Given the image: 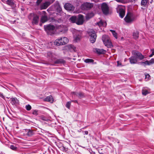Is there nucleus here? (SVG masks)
<instances>
[{
  "mask_svg": "<svg viewBox=\"0 0 154 154\" xmlns=\"http://www.w3.org/2000/svg\"><path fill=\"white\" fill-rule=\"evenodd\" d=\"M102 40L105 46L108 48H111L113 47L112 43L109 37L106 35L103 36Z\"/></svg>",
  "mask_w": 154,
  "mask_h": 154,
  "instance_id": "nucleus-1",
  "label": "nucleus"
},
{
  "mask_svg": "<svg viewBox=\"0 0 154 154\" xmlns=\"http://www.w3.org/2000/svg\"><path fill=\"white\" fill-rule=\"evenodd\" d=\"M69 42V40L66 37H63L56 40L54 44L58 46L60 45H64Z\"/></svg>",
  "mask_w": 154,
  "mask_h": 154,
  "instance_id": "nucleus-2",
  "label": "nucleus"
},
{
  "mask_svg": "<svg viewBox=\"0 0 154 154\" xmlns=\"http://www.w3.org/2000/svg\"><path fill=\"white\" fill-rule=\"evenodd\" d=\"M88 34L90 37V41L91 43H94L96 39L97 36L96 34V31H94L93 29H90L88 30Z\"/></svg>",
  "mask_w": 154,
  "mask_h": 154,
  "instance_id": "nucleus-3",
  "label": "nucleus"
},
{
  "mask_svg": "<svg viewBox=\"0 0 154 154\" xmlns=\"http://www.w3.org/2000/svg\"><path fill=\"white\" fill-rule=\"evenodd\" d=\"M28 18L29 20L32 19V23L33 24L37 25L39 21V17L37 15L33 13L30 14L28 16Z\"/></svg>",
  "mask_w": 154,
  "mask_h": 154,
  "instance_id": "nucleus-4",
  "label": "nucleus"
},
{
  "mask_svg": "<svg viewBox=\"0 0 154 154\" xmlns=\"http://www.w3.org/2000/svg\"><path fill=\"white\" fill-rule=\"evenodd\" d=\"M134 17L133 14L128 13L124 18V20L127 23H130L134 21Z\"/></svg>",
  "mask_w": 154,
  "mask_h": 154,
  "instance_id": "nucleus-5",
  "label": "nucleus"
},
{
  "mask_svg": "<svg viewBox=\"0 0 154 154\" xmlns=\"http://www.w3.org/2000/svg\"><path fill=\"white\" fill-rule=\"evenodd\" d=\"M93 6V4L92 3L85 2L81 5V8L82 10H86L91 8Z\"/></svg>",
  "mask_w": 154,
  "mask_h": 154,
  "instance_id": "nucleus-6",
  "label": "nucleus"
},
{
  "mask_svg": "<svg viewBox=\"0 0 154 154\" xmlns=\"http://www.w3.org/2000/svg\"><path fill=\"white\" fill-rule=\"evenodd\" d=\"M101 8L103 13L105 14H107L109 13V7L106 3H103L101 4Z\"/></svg>",
  "mask_w": 154,
  "mask_h": 154,
  "instance_id": "nucleus-7",
  "label": "nucleus"
},
{
  "mask_svg": "<svg viewBox=\"0 0 154 154\" xmlns=\"http://www.w3.org/2000/svg\"><path fill=\"white\" fill-rule=\"evenodd\" d=\"M84 21V18L83 16L81 14H79L76 18V23L78 25L82 24Z\"/></svg>",
  "mask_w": 154,
  "mask_h": 154,
  "instance_id": "nucleus-8",
  "label": "nucleus"
},
{
  "mask_svg": "<svg viewBox=\"0 0 154 154\" xmlns=\"http://www.w3.org/2000/svg\"><path fill=\"white\" fill-rule=\"evenodd\" d=\"M81 33L80 31H76L74 35V39L76 42H77L80 40L81 36Z\"/></svg>",
  "mask_w": 154,
  "mask_h": 154,
  "instance_id": "nucleus-9",
  "label": "nucleus"
},
{
  "mask_svg": "<svg viewBox=\"0 0 154 154\" xmlns=\"http://www.w3.org/2000/svg\"><path fill=\"white\" fill-rule=\"evenodd\" d=\"M133 54L136 57V58L141 60L144 58V56L140 53L138 51H133L132 52Z\"/></svg>",
  "mask_w": 154,
  "mask_h": 154,
  "instance_id": "nucleus-10",
  "label": "nucleus"
},
{
  "mask_svg": "<svg viewBox=\"0 0 154 154\" xmlns=\"http://www.w3.org/2000/svg\"><path fill=\"white\" fill-rule=\"evenodd\" d=\"M44 27L45 31L48 33L50 31H53L55 29L54 26L51 25L45 26Z\"/></svg>",
  "mask_w": 154,
  "mask_h": 154,
  "instance_id": "nucleus-11",
  "label": "nucleus"
},
{
  "mask_svg": "<svg viewBox=\"0 0 154 154\" xmlns=\"http://www.w3.org/2000/svg\"><path fill=\"white\" fill-rule=\"evenodd\" d=\"M64 8L66 10L72 11L74 9V7L73 5L69 3H66L64 5Z\"/></svg>",
  "mask_w": 154,
  "mask_h": 154,
  "instance_id": "nucleus-12",
  "label": "nucleus"
},
{
  "mask_svg": "<svg viewBox=\"0 0 154 154\" xmlns=\"http://www.w3.org/2000/svg\"><path fill=\"white\" fill-rule=\"evenodd\" d=\"M120 16L122 18L125 15V11L123 8L119 7L118 8Z\"/></svg>",
  "mask_w": 154,
  "mask_h": 154,
  "instance_id": "nucleus-13",
  "label": "nucleus"
},
{
  "mask_svg": "<svg viewBox=\"0 0 154 154\" xmlns=\"http://www.w3.org/2000/svg\"><path fill=\"white\" fill-rule=\"evenodd\" d=\"M130 62L131 64H134L137 63V58L134 56H132L129 58Z\"/></svg>",
  "mask_w": 154,
  "mask_h": 154,
  "instance_id": "nucleus-14",
  "label": "nucleus"
},
{
  "mask_svg": "<svg viewBox=\"0 0 154 154\" xmlns=\"http://www.w3.org/2000/svg\"><path fill=\"white\" fill-rule=\"evenodd\" d=\"M48 20L47 16L45 14L41 18L40 22L42 23H44Z\"/></svg>",
  "mask_w": 154,
  "mask_h": 154,
  "instance_id": "nucleus-15",
  "label": "nucleus"
},
{
  "mask_svg": "<svg viewBox=\"0 0 154 154\" xmlns=\"http://www.w3.org/2000/svg\"><path fill=\"white\" fill-rule=\"evenodd\" d=\"M49 5L48 2H47L43 3L41 6V9H45Z\"/></svg>",
  "mask_w": 154,
  "mask_h": 154,
  "instance_id": "nucleus-16",
  "label": "nucleus"
},
{
  "mask_svg": "<svg viewBox=\"0 0 154 154\" xmlns=\"http://www.w3.org/2000/svg\"><path fill=\"white\" fill-rule=\"evenodd\" d=\"M45 101L50 102L52 103L54 101V99L52 96L50 95L47 97L45 99Z\"/></svg>",
  "mask_w": 154,
  "mask_h": 154,
  "instance_id": "nucleus-17",
  "label": "nucleus"
},
{
  "mask_svg": "<svg viewBox=\"0 0 154 154\" xmlns=\"http://www.w3.org/2000/svg\"><path fill=\"white\" fill-rule=\"evenodd\" d=\"M97 24L99 27L101 26H106V22L100 20V22L97 23Z\"/></svg>",
  "mask_w": 154,
  "mask_h": 154,
  "instance_id": "nucleus-18",
  "label": "nucleus"
},
{
  "mask_svg": "<svg viewBox=\"0 0 154 154\" xmlns=\"http://www.w3.org/2000/svg\"><path fill=\"white\" fill-rule=\"evenodd\" d=\"M96 52L99 54H105L106 51L103 49H96Z\"/></svg>",
  "mask_w": 154,
  "mask_h": 154,
  "instance_id": "nucleus-19",
  "label": "nucleus"
},
{
  "mask_svg": "<svg viewBox=\"0 0 154 154\" xmlns=\"http://www.w3.org/2000/svg\"><path fill=\"white\" fill-rule=\"evenodd\" d=\"M11 103L13 105H15L18 103V100L15 97L11 98Z\"/></svg>",
  "mask_w": 154,
  "mask_h": 154,
  "instance_id": "nucleus-20",
  "label": "nucleus"
},
{
  "mask_svg": "<svg viewBox=\"0 0 154 154\" xmlns=\"http://www.w3.org/2000/svg\"><path fill=\"white\" fill-rule=\"evenodd\" d=\"M54 62L55 64L63 63H64V60L62 59H57Z\"/></svg>",
  "mask_w": 154,
  "mask_h": 154,
  "instance_id": "nucleus-21",
  "label": "nucleus"
},
{
  "mask_svg": "<svg viewBox=\"0 0 154 154\" xmlns=\"http://www.w3.org/2000/svg\"><path fill=\"white\" fill-rule=\"evenodd\" d=\"M77 17L75 16H72L71 17L69 20L72 23H76Z\"/></svg>",
  "mask_w": 154,
  "mask_h": 154,
  "instance_id": "nucleus-22",
  "label": "nucleus"
},
{
  "mask_svg": "<svg viewBox=\"0 0 154 154\" xmlns=\"http://www.w3.org/2000/svg\"><path fill=\"white\" fill-rule=\"evenodd\" d=\"M139 32L136 31L134 32L133 33V36L134 38L137 39L139 37Z\"/></svg>",
  "mask_w": 154,
  "mask_h": 154,
  "instance_id": "nucleus-23",
  "label": "nucleus"
},
{
  "mask_svg": "<svg viewBox=\"0 0 154 154\" xmlns=\"http://www.w3.org/2000/svg\"><path fill=\"white\" fill-rule=\"evenodd\" d=\"M47 55L48 56V57H50L51 58V60L53 61V59L54 58V54H53L51 52H48L47 53Z\"/></svg>",
  "mask_w": 154,
  "mask_h": 154,
  "instance_id": "nucleus-24",
  "label": "nucleus"
},
{
  "mask_svg": "<svg viewBox=\"0 0 154 154\" xmlns=\"http://www.w3.org/2000/svg\"><path fill=\"white\" fill-rule=\"evenodd\" d=\"M140 64L144 66L146 65H150L149 61L148 60H146L145 62H140Z\"/></svg>",
  "mask_w": 154,
  "mask_h": 154,
  "instance_id": "nucleus-25",
  "label": "nucleus"
},
{
  "mask_svg": "<svg viewBox=\"0 0 154 154\" xmlns=\"http://www.w3.org/2000/svg\"><path fill=\"white\" fill-rule=\"evenodd\" d=\"M6 2V3L9 5L12 6L14 5L13 0H7Z\"/></svg>",
  "mask_w": 154,
  "mask_h": 154,
  "instance_id": "nucleus-26",
  "label": "nucleus"
},
{
  "mask_svg": "<svg viewBox=\"0 0 154 154\" xmlns=\"http://www.w3.org/2000/svg\"><path fill=\"white\" fill-rule=\"evenodd\" d=\"M110 31L112 32L113 35L114 36V37L116 38L117 39L118 38L117 37V33L115 31L112 30H110Z\"/></svg>",
  "mask_w": 154,
  "mask_h": 154,
  "instance_id": "nucleus-27",
  "label": "nucleus"
},
{
  "mask_svg": "<svg viewBox=\"0 0 154 154\" xmlns=\"http://www.w3.org/2000/svg\"><path fill=\"white\" fill-rule=\"evenodd\" d=\"M149 93V92L146 90L145 88H144L143 89L142 91V94L144 95H146L147 94Z\"/></svg>",
  "mask_w": 154,
  "mask_h": 154,
  "instance_id": "nucleus-28",
  "label": "nucleus"
},
{
  "mask_svg": "<svg viewBox=\"0 0 154 154\" xmlns=\"http://www.w3.org/2000/svg\"><path fill=\"white\" fill-rule=\"evenodd\" d=\"M56 8L57 9V10H58L59 11H61V8L60 7V5H59V3L57 2H56Z\"/></svg>",
  "mask_w": 154,
  "mask_h": 154,
  "instance_id": "nucleus-29",
  "label": "nucleus"
},
{
  "mask_svg": "<svg viewBox=\"0 0 154 154\" xmlns=\"http://www.w3.org/2000/svg\"><path fill=\"white\" fill-rule=\"evenodd\" d=\"M148 0H142L141 2V5H142L146 6Z\"/></svg>",
  "mask_w": 154,
  "mask_h": 154,
  "instance_id": "nucleus-30",
  "label": "nucleus"
},
{
  "mask_svg": "<svg viewBox=\"0 0 154 154\" xmlns=\"http://www.w3.org/2000/svg\"><path fill=\"white\" fill-rule=\"evenodd\" d=\"M34 134V133L33 131L29 130L28 131V132L27 133V135L29 136H31L33 134Z\"/></svg>",
  "mask_w": 154,
  "mask_h": 154,
  "instance_id": "nucleus-31",
  "label": "nucleus"
},
{
  "mask_svg": "<svg viewBox=\"0 0 154 154\" xmlns=\"http://www.w3.org/2000/svg\"><path fill=\"white\" fill-rule=\"evenodd\" d=\"M85 61L86 63H89L93 62L94 61L92 59H88L85 60Z\"/></svg>",
  "mask_w": 154,
  "mask_h": 154,
  "instance_id": "nucleus-32",
  "label": "nucleus"
},
{
  "mask_svg": "<svg viewBox=\"0 0 154 154\" xmlns=\"http://www.w3.org/2000/svg\"><path fill=\"white\" fill-rule=\"evenodd\" d=\"M71 105V102H68L66 104V106L68 109H69Z\"/></svg>",
  "mask_w": 154,
  "mask_h": 154,
  "instance_id": "nucleus-33",
  "label": "nucleus"
},
{
  "mask_svg": "<svg viewBox=\"0 0 154 154\" xmlns=\"http://www.w3.org/2000/svg\"><path fill=\"white\" fill-rule=\"evenodd\" d=\"M118 2H120L122 3H125L127 2V1L125 0H116Z\"/></svg>",
  "mask_w": 154,
  "mask_h": 154,
  "instance_id": "nucleus-34",
  "label": "nucleus"
},
{
  "mask_svg": "<svg viewBox=\"0 0 154 154\" xmlns=\"http://www.w3.org/2000/svg\"><path fill=\"white\" fill-rule=\"evenodd\" d=\"M26 109L28 110H30L31 109V107L29 105H28L26 106Z\"/></svg>",
  "mask_w": 154,
  "mask_h": 154,
  "instance_id": "nucleus-35",
  "label": "nucleus"
},
{
  "mask_svg": "<svg viewBox=\"0 0 154 154\" xmlns=\"http://www.w3.org/2000/svg\"><path fill=\"white\" fill-rule=\"evenodd\" d=\"M150 65L154 63V58H152L151 60L149 61Z\"/></svg>",
  "mask_w": 154,
  "mask_h": 154,
  "instance_id": "nucleus-36",
  "label": "nucleus"
},
{
  "mask_svg": "<svg viewBox=\"0 0 154 154\" xmlns=\"http://www.w3.org/2000/svg\"><path fill=\"white\" fill-rule=\"evenodd\" d=\"M70 47L72 49L73 51H75V47L74 45H71Z\"/></svg>",
  "mask_w": 154,
  "mask_h": 154,
  "instance_id": "nucleus-37",
  "label": "nucleus"
},
{
  "mask_svg": "<svg viewBox=\"0 0 154 154\" xmlns=\"http://www.w3.org/2000/svg\"><path fill=\"white\" fill-rule=\"evenodd\" d=\"M55 0H48L47 2H48L49 5L53 3Z\"/></svg>",
  "mask_w": 154,
  "mask_h": 154,
  "instance_id": "nucleus-38",
  "label": "nucleus"
},
{
  "mask_svg": "<svg viewBox=\"0 0 154 154\" xmlns=\"http://www.w3.org/2000/svg\"><path fill=\"white\" fill-rule=\"evenodd\" d=\"M10 148L14 150L16 149V147H15L13 145H11L10 146Z\"/></svg>",
  "mask_w": 154,
  "mask_h": 154,
  "instance_id": "nucleus-39",
  "label": "nucleus"
},
{
  "mask_svg": "<svg viewBox=\"0 0 154 154\" xmlns=\"http://www.w3.org/2000/svg\"><path fill=\"white\" fill-rule=\"evenodd\" d=\"M41 119L44 121H47V119L45 118L44 116H42L41 117Z\"/></svg>",
  "mask_w": 154,
  "mask_h": 154,
  "instance_id": "nucleus-40",
  "label": "nucleus"
},
{
  "mask_svg": "<svg viewBox=\"0 0 154 154\" xmlns=\"http://www.w3.org/2000/svg\"><path fill=\"white\" fill-rule=\"evenodd\" d=\"M42 0H37L36 3L37 5H39L41 2H42Z\"/></svg>",
  "mask_w": 154,
  "mask_h": 154,
  "instance_id": "nucleus-41",
  "label": "nucleus"
},
{
  "mask_svg": "<svg viewBox=\"0 0 154 154\" xmlns=\"http://www.w3.org/2000/svg\"><path fill=\"white\" fill-rule=\"evenodd\" d=\"M37 111L36 110H34L32 114L34 115H38Z\"/></svg>",
  "mask_w": 154,
  "mask_h": 154,
  "instance_id": "nucleus-42",
  "label": "nucleus"
},
{
  "mask_svg": "<svg viewBox=\"0 0 154 154\" xmlns=\"http://www.w3.org/2000/svg\"><path fill=\"white\" fill-rule=\"evenodd\" d=\"M94 16V14L93 13H91L88 15V16L90 18Z\"/></svg>",
  "mask_w": 154,
  "mask_h": 154,
  "instance_id": "nucleus-43",
  "label": "nucleus"
},
{
  "mask_svg": "<svg viewBox=\"0 0 154 154\" xmlns=\"http://www.w3.org/2000/svg\"><path fill=\"white\" fill-rule=\"evenodd\" d=\"M137 0H128V1H127V2H135Z\"/></svg>",
  "mask_w": 154,
  "mask_h": 154,
  "instance_id": "nucleus-44",
  "label": "nucleus"
},
{
  "mask_svg": "<svg viewBox=\"0 0 154 154\" xmlns=\"http://www.w3.org/2000/svg\"><path fill=\"white\" fill-rule=\"evenodd\" d=\"M150 77V75L149 74L145 75L146 78H149Z\"/></svg>",
  "mask_w": 154,
  "mask_h": 154,
  "instance_id": "nucleus-45",
  "label": "nucleus"
},
{
  "mask_svg": "<svg viewBox=\"0 0 154 154\" xmlns=\"http://www.w3.org/2000/svg\"><path fill=\"white\" fill-rule=\"evenodd\" d=\"M121 63H120L119 61H117V65L118 66L121 65Z\"/></svg>",
  "mask_w": 154,
  "mask_h": 154,
  "instance_id": "nucleus-46",
  "label": "nucleus"
},
{
  "mask_svg": "<svg viewBox=\"0 0 154 154\" xmlns=\"http://www.w3.org/2000/svg\"><path fill=\"white\" fill-rule=\"evenodd\" d=\"M151 51H152V54L154 55V49H151Z\"/></svg>",
  "mask_w": 154,
  "mask_h": 154,
  "instance_id": "nucleus-47",
  "label": "nucleus"
},
{
  "mask_svg": "<svg viewBox=\"0 0 154 154\" xmlns=\"http://www.w3.org/2000/svg\"><path fill=\"white\" fill-rule=\"evenodd\" d=\"M85 134H86V135L88 134V131H85Z\"/></svg>",
  "mask_w": 154,
  "mask_h": 154,
  "instance_id": "nucleus-48",
  "label": "nucleus"
},
{
  "mask_svg": "<svg viewBox=\"0 0 154 154\" xmlns=\"http://www.w3.org/2000/svg\"><path fill=\"white\" fill-rule=\"evenodd\" d=\"M153 54H152H152L149 56V57H151L153 55Z\"/></svg>",
  "mask_w": 154,
  "mask_h": 154,
  "instance_id": "nucleus-49",
  "label": "nucleus"
},
{
  "mask_svg": "<svg viewBox=\"0 0 154 154\" xmlns=\"http://www.w3.org/2000/svg\"><path fill=\"white\" fill-rule=\"evenodd\" d=\"M82 94L81 93H79V95L80 96H82Z\"/></svg>",
  "mask_w": 154,
  "mask_h": 154,
  "instance_id": "nucleus-50",
  "label": "nucleus"
},
{
  "mask_svg": "<svg viewBox=\"0 0 154 154\" xmlns=\"http://www.w3.org/2000/svg\"><path fill=\"white\" fill-rule=\"evenodd\" d=\"M151 0V2H150V3H151L153 1V0Z\"/></svg>",
  "mask_w": 154,
  "mask_h": 154,
  "instance_id": "nucleus-51",
  "label": "nucleus"
},
{
  "mask_svg": "<svg viewBox=\"0 0 154 154\" xmlns=\"http://www.w3.org/2000/svg\"><path fill=\"white\" fill-rule=\"evenodd\" d=\"M43 12L44 13V14L45 13V11H43Z\"/></svg>",
  "mask_w": 154,
  "mask_h": 154,
  "instance_id": "nucleus-52",
  "label": "nucleus"
},
{
  "mask_svg": "<svg viewBox=\"0 0 154 154\" xmlns=\"http://www.w3.org/2000/svg\"><path fill=\"white\" fill-rule=\"evenodd\" d=\"M25 0H23V1H24Z\"/></svg>",
  "mask_w": 154,
  "mask_h": 154,
  "instance_id": "nucleus-53",
  "label": "nucleus"
}]
</instances>
